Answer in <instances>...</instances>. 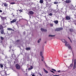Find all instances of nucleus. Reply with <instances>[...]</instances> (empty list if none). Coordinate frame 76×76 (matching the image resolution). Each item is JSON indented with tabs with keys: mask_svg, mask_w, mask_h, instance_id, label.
<instances>
[{
	"mask_svg": "<svg viewBox=\"0 0 76 76\" xmlns=\"http://www.w3.org/2000/svg\"><path fill=\"white\" fill-rule=\"evenodd\" d=\"M39 75H40V76H42V75H41V73H39Z\"/></svg>",
	"mask_w": 76,
	"mask_h": 76,
	"instance_id": "obj_34",
	"label": "nucleus"
},
{
	"mask_svg": "<svg viewBox=\"0 0 76 76\" xmlns=\"http://www.w3.org/2000/svg\"><path fill=\"white\" fill-rule=\"evenodd\" d=\"M63 30V28H57L55 29V31H60Z\"/></svg>",
	"mask_w": 76,
	"mask_h": 76,
	"instance_id": "obj_4",
	"label": "nucleus"
},
{
	"mask_svg": "<svg viewBox=\"0 0 76 76\" xmlns=\"http://www.w3.org/2000/svg\"><path fill=\"white\" fill-rule=\"evenodd\" d=\"M0 38L1 40H3L4 39V38L1 36L0 37Z\"/></svg>",
	"mask_w": 76,
	"mask_h": 76,
	"instance_id": "obj_22",
	"label": "nucleus"
},
{
	"mask_svg": "<svg viewBox=\"0 0 76 76\" xmlns=\"http://www.w3.org/2000/svg\"><path fill=\"white\" fill-rule=\"evenodd\" d=\"M3 29H4V27L3 26V25H0V32L1 34H4V35H5V33H4V30H3Z\"/></svg>",
	"mask_w": 76,
	"mask_h": 76,
	"instance_id": "obj_2",
	"label": "nucleus"
},
{
	"mask_svg": "<svg viewBox=\"0 0 76 76\" xmlns=\"http://www.w3.org/2000/svg\"><path fill=\"white\" fill-rule=\"evenodd\" d=\"M54 22L56 24H58V21L57 20H55V21H54Z\"/></svg>",
	"mask_w": 76,
	"mask_h": 76,
	"instance_id": "obj_13",
	"label": "nucleus"
},
{
	"mask_svg": "<svg viewBox=\"0 0 76 76\" xmlns=\"http://www.w3.org/2000/svg\"><path fill=\"white\" fill-rule=\"evenodd\" d=\"M49 16H52L53 15V13H50L49 14Z\"/></svg>",
	"mask_w": 76,
	"mask_h": 76,
	"instance_id": "obj_26",
	"label": "nucleus"
},
{
	"mask_svg": "<svg viewBox=\"0 0 76 76\" xmlns=\"http://www.w3.org/2000/svg\"><path fill=\"white\" fill-rule=\"evenodd\" d=\"M70 42H72V40H71V39H70Z\"/></svg>",
	"mask_w": 76,
	"mask_h": 76,
	"instance_id": "obj_39",
	"label": "nucleus"
},
{
	"mask_svg": "<svg viewBox=\"0 0 76 76\" xmlns=\"http://www.w3.org/2000/svg\"><path fill=\"white\" fill-rule=\"evenodd\" d=\"M65 18L66 19V20H70L71 18L70 17V16H67Z\"/></svg>",
	"mask_w": 76,
	"mask_h": 76,
	"instance_id": "obj_7",
	"label": "nucleus"
},
{
	"mask_svg": "<svg viewBox=\"0 0 76 76\" xmlns=\"http://www.w3.org/2000/svg\"><path fill=\"white\" fill-rule=\"evenodd\" d=\"M44 2V1H43V0H40L39 1V3L41 4L43 3V2Z\"/></svg>",
	"mask_w": 76,
	"mask_h": 76,
	"instance_id": "obj_16",
	"label": "nucleus"
},
{
	"mask_svg": "<svg viewBox=\"0 0 76 76\" xmlns=\"http://www.w3.org/2000/svg\"><path fill=\"white\" fill-rule=\"evenodd\" d=\"M7 29L8 31H13V29L11 28H8Z\"/></svg>",
	"mask_w": 76,
	"mask_h": 76,
	"instance_id": "obj_15",
	"label": "nucleus"
},
{
	"mask_svg": "<svg viewBox=\"0 0 76 76\" xmlns=\"http://www.w3.org/2000/svg\"><path fill=\"white\" fill-rule=\"evenodd\" d=\"M50 72H52L53 73H54V72L53 71L50 70Z\"/></svg>",
	"mask_w": 76,
	"mask_h": 76,
	"instance_id": "obj_32",
	"label": "nucleus"
},
{
	"mask_svg": "<svg viewBox=\"0 0 76 76\" xmlns=\"http://www.w3.org/2000/svg\"><path fill=\"white\" fill-rule=\"evenodd\" d=\"M17 11L18 12V10H17Z\"/></svg>",
	"mask_w": 76,
	"mask_h": 76,
	"instance_id": "obj_44",
	"label": "nucleus"
},
{
	"mask_svg": "<svg viewBox=\"0 0 76 76\" xmlns=\"http://www.w3.org/2000/svg\"><path fill=\"white\" fill-rule=\"evenodd\" d=\"M58 2L55 1V2H54V4H58Z\"/></svg>",
	"mask_w": 76,
	"mask_h": 76,
	"instance_id": "obj_21",
	"label": "nucleus"
},
{
	"mask_svg": "<svg viewBox=\"0 0 76 76\" xmlns=\"http://www.w3.org/2000/svg\"><path fill=\"white\" fill-rule=\"evenodd\" d=\"M20 41V40H17V41H16V42H19V41Z\"/></svg>",
	"mask_w": 76,
	"mask_h": 76,
	"instance_id": "obj_30",
	"label": "nucleus"
},
{
	"mask_svg": "<svg viewBox=\"0 0 76 76\" xmlns=\"http://www.w3.org/2000/svg\"><path fill=\"white\" fill-rule=\"evenodd\" d=\"M16 22V19H13L11 21H10L11 23H14V22Z\"/></svg>",
	"mask_w": 76,
	"mask_h": 76,
	"instance_id": "obj_9",
	"label": "nucleus"
},
{
	"mask_svg": "<svg viewBox=\"0 0 76 76\" xmlns=\"http://www.w3.org/2000/svg\"><path fill=\"white\" fill-rule=\"evenodd\" d=\"M70 67H73V64H71L70 65Z\"/></svg>",
	"mask_w": 76,
	"mask_h": 76,
	"instance_id": "obj_31",
	"label": "nucleus"
},
{
	"mask_svg": "<svg viewBox=\"0 0 76 76\" xmlns=\"http://www.w3.org/2000/svg\"><path fill=\"white\" fill-rule=\"evenodd\" d=\"M40 56H41V57L42 58V59H44V56H42V52H40Z\"/></svg>",
	"mask_w": 76,
	"mask_h": 76,
	"instance_id": "obj_11",
	"label": "nucleus"
},
{
	"mask_svg": "<svg viewBox=\"0 0 76 76\" xmlns=\"http://www.w3.org/2000/svg\"><path fill=\"white\" fill-rule=\"evenodd\" d=\"M28 70H31V68H28Z\"/></svg>",
	"mask_w": 76,
	"mask_h": 76,
	"instance_id": "obj_33",
	"label": "nucleus"
},
{
	"mask_svg": "<svg viewBox=\"0 0 76 76\" xmlns=\"http://www.w3.org/2000/svg\"><path fill=\"white\" fill-rule=\"evenodd\" d=\"M15 67H16V69L18 70H20V65H19V64H16L15 65Z\"/></svg>",
	"mask_w": 76,
	"mask_h": 76,
	"instance_id": "obj_3",
	"label": "nucleus"
},
{
	"mask_svg": "<svg viewBox=\"0 0 76 76\" xmlns=\"http://www.w3.org/2000/svg\"><path fill=\"white\" fill-rule=\"evenodd\" d=\"M29 14L31 15H34V12L32 11H30L29 12Z\"/></svg>",
	"mask_w": 76,
	"mask_h": 76,
	"instance_id": "obj_8",
	"label": "nucleus"
},
{
	"mask_svg": "<svg viewBox=\"0 0 76 76\" xmlns=\"http://www.w3.org/2000/svg\"><path fill=\"white\" fill-rule=\"evenodd\" d=\"M0 17L1 18V19H2L3 20L5 19V17H2V16H0Z\"/></svg>",
	"mask_w": 76,
	"mask_h": 76,
	"instance_id": "obj_17",
	"label": "nucleus"
},
{
	"mask_svg": "<svg viewBox=\"0 0 76 76\" xmlns=\"http://www.w3.org/2000/svg\"><path fill=\"white\" fill-rule=\"evenodd\" d=\"M30 68H31V69L32 70V69H33V66H31L30 67Z\"/></svg>",
	"mask_w": 76,
	"mask_h": 76,
	"instance_id": "obj_29",
	"label": "nucleus"
},
{
	"mask_svg": "<svg viewBox=\"0 0 76 76\" xmlns=\"http://www.w3.org/2000/svg\"><path fill=\"white\" fill-rule=\"evenodd\" d=\"M62 41L63 42H64V43H65V46H66V47H68V48H69V49L70 50H72V47H71V46H70V45H69V44H67V42L64 39H62Z\"/></svg>",
	"mask_w": 76,
	"mask_h": 76,
	"instance_id": "obj_1",
	"label": "nucleus"
},
{
	"mask_svg": "<svg viewBox=\"0 0 76 76\" xmlns=\"http://www.w3.org/2000/svg\"><path fill=\"white\" fill-rule=\"evenodd\" d=\"M64 2H65L66 3H70L72 2L71 0H66V1H64Z\"/></svg>",
	"mask_w": 76,
	"mask_h": 76,
	"instance_id": "obj_6",
	"label": "nucleus"
},
{
	"mask_svg": "<svg viewBox=\"0 0 76 76\" xmlns=\"http://www.w3.org/2000/svg\"><path fill=\"white\" fill-rule=\"evenodd\" d=\"M0 67H1V68H2L3 67V65L2 64H0Z\"/></svg>",
	"mask_w": 76,
	"mask_h": 76,
	"instance_id": "obj_24",
	"label": "nucleus"
},
{
	"mask_svg": "<svg viewBox=\"0 0 76 76\" xmlns=\"http://www.w3.org/2000/svg\"><path fill=\"white\" fill-rule=\"evenodd\" d=\"M39 40H41V39H39Z\"/></svg>",
	"mask_w": 76,
	"mask_h": 76,
	"instance_id": "obj_42",
	"label": "nucleus"
},
{
	"mask_svg": "<svg viewBox=\"0 0 76 76\" xmlns=\"http://www.w3.org/2000/svg\"><path fill=\"white\" fill-rule=\"evenodd\" d=\"M46 43V42H45V43Z\"/></svg>",
	"mask_w": 76,
	"mask_h": 76,
	"instance_id": "obj_45",
	"label": "nucleus"
},
{
	"mask_svg": "<svg viewBox=\"0 0 76 76\" xmlns=\"http://www.w3.org/2000/svg\"><path fill=\"white\" fill-rule=\"evenodd\" d=\"M50 26H53V24H50Z\"/></svg>",
	"mask_w": 76,
	"mask_h": 76,
	"instance_id": "obj_27",
	"label": "nucleus"
},
{
	"mask_svg": "<svg viewBox=\"0 0 76 76\" xmlns=\"http://www.w3.org/2000/svg\"><path fill=\"white\" fill-rule=\"evenodd\" d=\"M2 12V10H0V13Z\"/></svg>",
	"mask_w": 76,
	"mask_h": 76,
	"instance_id": "obj_37",
	"label": "nucleus"
},
{
	"mask_svg": "<svg viewBox=\"0 0 76 76\" xmlns=\"http://www.w3.org/2000/svg\"><path fill=\"white\" fill-rule=\"evenodd\" d=\"M61 72V71L60 70L58 71V73H60V72Z\"/></svg>",
	"mask_w": 76,
	"mask_h": 76,
	"instance_id": "obj_35",
	"label": "nucleus"
},
{
	"mask_svg": "<svg viewBox=\"0 0 76 76\" xmlns=\"http://www.w3.org/2000/svg\"><path fill=\"white\" fill-rule=\"evenodd\" d=\"M68 38H69V39L70 40V38H69V37H68Z\"/></svg>",
	"mask_w": 76,
	"mask_h": 76,
	"instance_id": "obj_41",
	"label": "nucleus"
},
{
	"mask_svg": "<svg viewBox=\"0 0 76 76\" xmlns=\"http://www.w3.org/2000/svg\"><path fill=\"white\" fill-rule=\"evenodd\" d=\"M15 4V2H11L10 3V4Z\"/></svg>",
	"mask_w": 76,
	"mask_h": 76,
	"instance_id": "obj_20",
	"label": "nucleus"
},
{
	"mask_svg": "<svg viewBox=\"0 0 76 76\" xmlns=\"http://www.w3.org/2000/svg\"><path fill=\"white\" fill-rule=\"evenodd\" d=\"M37 42H38V43H39V42H40L39 40H38Z\"/></svg>",
	"mask_w": 76,
	"mask_h": 76,
	"instance_id": "obj_36",
	"label": "nucleus"
},
{
	"mask_svg": "<svg viewBox=\"0 0 76 76\" xmlns=\"http://www.w3.org/2000/svg\"><path fill=\"white\" fill-rule=\"evenodd\" d=\"M19 12H23V11H22V10H19Z\"/></svg>",
	"mask_w": 76,
	"mask_h": 76,
	"instance_id": "obj_28",
	"label": "nucleus"
},
{
	"mask_svg": "<svg viewBox=\"0 0 76 76\" xmlns=\"http://www.w3.org/2000/svg\"><path fill=\"white\" fill-rule=\"evenodd\" d=\"M42 61H43V59H42Z\"/></svg>",
	"mask_w": 76,
	"mask_h": 76,
	"instance_id": "obj_43",
	"label": "nucleus"
},
{
	"mask_svg": "<svg viewBox=\"0 0 76 76\" xmlns=\"http://www.w3.org/2000/svg\"><path fill=\"white\" fill-rule=\"evenodd\" d=\"M52 70H53V71H54V72H56V70L55 69H52Z\"/></svg>",
	"mask_w": 76,
	"mask_h": 76,
	"instance_id": "obj_25",
	"label": "nucleus"
},
{
	"mask_svg": "<svg viewBox=\"0 0 76 76\" xmlns=\"http://www.w3.org/2000/svg\"><path fill=\"white\" fill-rule=\"evenodd\" d=\"M43 70L44 72L46 73H48V72L46 70H45L44 68H43Z\"/></svg>",
	"mask_w": 76,
	"mask_h": 76,
	"instance_id": "obj_12",
	"label": "nucleus"
},
{
	"mask_svg": "<svg viewBox=\"0 0 76 76\" xmlns=\"http://www.w3.org/2000/svg\"><path fill=\"white\" fill-rule=\"evenodd\" d=\"M49 37H55V35H49Z\"/></svg>",
	"mask_w": 76,
	"mask_h": 76,
	"instance_id": "obj_19",
	"label": "nucleus"
},
{
	"mask_svg": "<svg viewBox=\"0 0 76 76\" xmlns=\"http://www.w3.org/2000/svg\"><path fill=\"white\" fill-rule=\"evenodd\" d=\"M41 30L42 32H47V29H44L42 28L41 29Z\"/></svg>",
	"mask_w": 76,
	"mask_h": 76,
	"instance_id": "obj_10",
	"label": "nucleus"
},
{
	"mask_svg": "<svg viewBox=\"0 0 76 76\" xmlns=\"http://www.w3.org/2000/svg\"><path fill=\"white\" fill-rule=\"evenodd\" d=\"M69 31H70V32H73V29L72 28H70L69 29Z\"/></svg>",
	"mask_w": 76,
	"mask_h": 76,
	"instance_id": "obj_23",
	"label": "nucleus"
},
{
	"mask_svg": "<svg viewBox=\"0 0 76 76\" xmlns=\"http://www.w3.org/2000/svg\"><path fill=\"white\" fill-rule=\"evenodd\" d=\"M53 76H59L58 75H54Z\"/></svg>",
	"mask_w": 76,
	"mask_h": 76,
	"instance_id": "obj_38",
	"label": "nucleus"
},
{
	"mask_svg": "<svg viewBox=\"0 0 76 76\" xmlns=\"http://www.w3.org/2000/svg\"><path fill=\"white\" fill-rule=\"evenodd\" d=\"M76 67V60L75 59L74 61V65L73 66V69H75Z\"/></svg>",
	"mask_w": 76,
	"mask_h": 76,
	"instance_id": "obj_5",
	"label": "nucleus"
},
{
	"mask_svg": "<svg viewBox=\"0 0 76 76\" xmlns=\"http://www.w3.org/2000/svg\"><path fill=\"white\" fill-rule=\"evenodd\" d=\"M32 76H35V75L33 74L32 75Z\"/></svg>",
	"mask_w": 76,
	"mask_h": 76,
	"instance_id": "obj_40",
	"label": "nucleus"
},
{
	"mask_svg": "<svg viewBox=\"0 0 76 76\" xmlns=\"http://www.w3.org/2000/svg\"><path fill=\"white\" fill-rule=\"evenodd\" d=\"M4 5L5 7H7L8 6V4L7 3H4Z\"/></svg>",
	"mask_w": 76,
	"mask_h": 76,
	"instance_id": "obj_14",
	"label": "nucleus"
},
{
	"mask_svg": "<svg viewBox=\"0 0 76 76\" xmlns=\"http://www.w3.org/2000/svg\"><path fill=\"white\" fill-rule=\"evenodd\" d=\"M26 50H31V48H26Z\"/></svg>",
	"mask_w": 76,
	"mask_h": 76,
	"instance_id": "obj_18",
	"label": "nucleus"
}]
</instances>
